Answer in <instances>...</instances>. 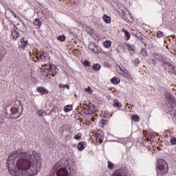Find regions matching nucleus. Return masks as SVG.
Segmentation results:
<instances>
[{
	"mask_svg": "<svg viewBox=\"0 0 176 176\" xmlns=\"http://www.w3.org/2000/svg\"><path fill=\"white\" fill-rule=\"evenodd\" d=\"M122 72H123V76L126 78H127V79H129V80H130V79H131V75H130V72H128L126 69H121Z\"/></svg>",
	"mask_w": 176,
	"mask_h": 176,
	"instance_id": "obj_24",
	"label": "nucleus"
},
{
	"mask_svg": "<svg viewBox=\"0 0 176 176\" xmlns=\"http://www.w3.org/2000/svg\"><path fill=\"white\" fill-rule=\"evenodd\" d=\"M82 65H84V67H90V62L89 60H84V63H82Z\"/></svg>",
	"mask_w": 176,
	"mask_h": 176,
	"instance_id": "obj_45",
	"label": "nucleus"
},
{
	"mask_svg": "<svg viewBox=\"0 0 176 176\" xmlns=\"http://www.w3.org/2000/svg\"><path fill=\"white\" fill-rule=\"evenodd\" d=\"M69 173L67 170L66 168H60L59 170H57L56 172V175L57 176H68Z\"/></svg>",
	"mask_w": 176,
	"mask_h": 176,
	"instance_id": "obj_12",
	"label": "nucleus"
},
{
	"mask_svg": "<svg viewBox=\"0 0 176 176\" xmlns=\"http://www.w3.org/2000/svg\"><path fill=\"white\" fill-rule=\"evenodd\" d=\"M170 143L172 146L176 145V138H171L170 140Z\"/></svg>",
	"mask_w": 176,
	"mask_h": 176,
	"instance_id": "obj_42",
	"label": "nucleus"
},
{
	"mask_svg": "<svg viewBox=\"0 0 176 176\" xmlns=\"http://www.w3.org/2000/svg\"><path fill=\"white\" fill-rule=\"evenodd\" d=\"M73 109V107L72 105H67L64 107V111L65 112H69Z\"/></svg>",
	"mask_w": 176,
	"mask_h": 176,
	"instance_id": "obj_34",
	"label": "nucleus"
},
{
	"mask_svg": "<svg viewBox=\"0 0 176 176\" xmlns=\"http://www.w3.org/2000/svg\"><path fill=\"white\" fill-rule=\"evenodd\" d=\"M85 91H87L89 94H92L94 92L93 89H91L89 86L87 88H85Z\"/></svg>",
	"mask_w": 176,
	"mask_h": 176,
	"instance_id": "obj_44",
	"label": "nucleus"
},
{
	"mask_svg": "<svg viewBox=\"0 0 176 176\" xmlns=\"http://www.w3.org/2000/svg\"><path fill=\"white\" fill-rule=\"evenodd\" d=\"M38 55L39 56L41 60L43 61H47L49 59V54H47V52H39Z\"/></svg>",
	"mask_w": 176,
	"mask_h": 176,
	"instance_id": "obj_14",
	"label": "nucleus"
},
{
	"mask_svg": "<svg viewBox=\"0 0 176 176\" xmlns=\"http://www.w3.org/2000/svg\"><path fill=\"white\" fill-rule=\"evenodd\" d=\"M65 138L67 140H69V139H71V136L69 135H65Z\"/></svg>",
	"mask_w": 176,
	"mask_h": 176,
	"instance_id": "obj_47",
	"label": "nucleus"
},
{
	"mask_svg": "<svg viewBox=\"0 0 176 176\" xmlns=\"http://www.w3.org/2000/svg\"><path fill=\"white\" fill-rule=\"evenodd\" d=\"M148 147H151V146L148 145Z\"/></svg>",
	"mask_w": 176,
	"mask_h": 176,
	"instance_id": "obj_51",
	"label": "nucleus"
},
{
	"mask_svg": "<svg viewBox=\"0 0 176 176\" xmlns=\"http://www.w3.org/2000/svg\"><path fill=\"white\" fill-rule=\"evenodd\" d=\"M143 135H144V138H146V142H147L148 144H151V137L150 135V132L147 131H143Z\"/></svg>",
	"mask_w": 176,
	"mask_h": 176,
	"instance_id": "obj_16",
	"label": "nucleus"
},
{
	"mask_svg": "<svg viewBox=\"0 0 176 176\" xmlns=\"http://www.w3.org/2000/svg\"><path fill=\"white\" fill-rule=\"evenodd\" d=\"M10 14H12L14 18L19 19V17L10 8L8 9L5 13L6 17L10 21Z\"/></svg>",
	"mask_w": 176,
	"mask_h": 176,
	"instance_id": "obj_10",
	"label": "nucleus"
},
{
	"mask_svg": "<svg viewBox=\"0 0 176 176\" xmlns=\"http://www.w3.org/2000/svg\"><path fill=\"white\" fill-rule=\"evenodd\" d=\"M95 120H96V118H93L91 119V121H92V122H95Z\"/></svg>",
	"mask_w": 176,
	"mask_h": 176,
	"instance_id": "obj_49",
	"label": "nucleus"
},
{
	"mask_svg": "<svg viewBox=\"0 0 176 176\" xmlns=\"http://www.w3.org/2000/svg\"><path fill=\"white\" fill-rule=\"evenodd\" d=\"M50 176H54V175H50Z\"/></svg>",
	"mask_w": 176,
	"mask_h": 176,
	"instance_id": "obj_54",
	"label": "nucleus"
},
{
	"mask_svg": "<svg viewBox=\"0 0 176 176\" xmlns=\"http://www.w3.org/2000/svg\"><path fill=\"white\" fill-rule=\"evenodd\" d=\"M93 69L95 71H99L100 69H101V65H98V64H94L93 65Z\"/></svg>",
	"mask_w": 176,
	"mask_h": 176,
	"instance_id": "obj_39",
	"label": "nucleus"
},
{
	"mask_svg": "<svg viewBox=\"0 0 176 176\" xmlns=\"http://www.w3.org/2000/svg\"><path fill=\"white\" fill-rule=\"evenodd\" d=\"M156 59L155 58H152V63H153V64L155 65V64H156Z\"/></svg>",
	"mask_w": 176,
	"mask_h": 176,
	"instance_id": "obj_48",
	"label": "nucleus"
},
{
	"mask_svg": "<svg viewBox=\"0 0 176 176\" xmlns=\"http://www.w3.org/2000/svg\"><path fill=\"white\" fill-rule=\"evenodd\" d=\"M169 113H170L172 118L176 120V110L170 109V110H169Z\"/></svg>",
	"mask_w": 176,
	"mask_h": 176,
	"instance_id": "obj_31",
	"label": "nucleus"
},
{
	"mask_svg": "<svg viewBox=\"0 0 176 176\" xmlns=\"http://www.w3.org/2000/svg\"><path fill=\"white\" fill-rule=\"evenodd\" d=\"M113 106L114 107H118V109H121L122 104L118 100H114V102H113Z\"/></svg>",
	"mask_w": 176,
	"mask_h": 176,
	"instance_id": "obj_28",
	"label": "nucleus"
},
{
	"mask_svg": "<svg viewBox=\"0 0 176 176\" xmlns=\"http://www.w3.org/2000/svg\"><path fill=\"white\" fill-rule=\"evenodd\" d=\"M42 67L45 73H50V71L52 72H56L55 71L57 69L55 65L51 64H45L42 65Z\"/></svg>",
	"mask_w": 176,
	"mask_h": 176,
	"instance_id": "obj_8",
	"label": "nucleus"
},
{
	"mask_svg": "<svg viewBox=\"0 0 176 176\" xmlns=\"http://www.w3.org/2000/svg\"><path fill=\"white\" fill-rule=\"evenodd\" d=\"M41 155L35 151H16L7 160V168L14 176H34L41 170Z\"/></svg>",
	"mask_w": 176,
	"mask_h": 176,
	"instance_id": "obj_1",
	"label": "nucleus"
},
{
	"mask_svg": "<svg viewBox=\"0 0 176 176\" xmlns=\"http://www.w3.org/2000/svg\"><path fill=\"white\" fill-rule=\"evenodd\" d=\"M111 83L113 85H118L120 82V79L119 78H118L117 76L111 79Z\"/></svg>",
	"mask_w": 176,
	"mask_h": 176,
	"instance_id": "obj_25",
	"label": "nucleus"
},
{
	"mask_svg": "<svg viewBox=\"0 0 176 176\" xmlns=\"http://www.w3.org/2000/svg\"><path fill=\"white\" fill-rule=\"evenodd\" d=\"M112 42L111 41H104L103 45L105 47V48L109 49L111 46Z\"/></svg>",
	"mask_w": 176,
	"mask_h": 176,
	"instance_id": "obj_29",
	"label": "nucleus"
},
{
	"mask_svg": "<svg viewBox=\"0 0 176 176\" xmlns=\"http://www.w3.org/2000/svg\"><path fill=\"white\" fill-rule=\"evenodd\" d=\"M140 54L143 56V57H146L148 55V52L147 50L145 48H143L140 51Z\"/></svg>",
	"mask_w": 176,
	"mask_h": 176,
	"instance_id": "obj_33",
	"label": "nucleus"
},
{
	"mask_svg": "<svg viewBox=\"0 0 176 176\" xmlns=\"http://www.w3.org/2000/svg\"><path fill=\"white\" fill-rule=\"evenodd\" d=\"M58 41H60L61 42H63L65 41L66 37L64 34L60 35L57 37Z\"/></svg>",
	"mask_w": 176,
	"mask_h": 176,
	"instance_id": "obj_37",
	"label": "nucleus"
},
{
	"mask_svg": "<svg viewBox=\"0 0 176 176\" xmlns=\"http://www.w3.org/2000/svg\"><path fill=\"white\" fill-rule=\"evenodd\" d=\"M87 145L86 142H79L78 144L77 148L79 151H82L85 148V146Z\"/></svg>",
	"mask_w": 176,
	"mask_h": 176,
	"instance_id": "obj_17",
	"label": "nucleus"
},
{
	"mask_svg": "<svg viewBox=\"0 0 176 176\" xmlns=\"http://www.w3.org/2000/svg\"><path fill=\"white\" fill-rule=\"evenodd\" d=\"M153 57L154 59H155L157 61H163L164 60V56L159 54H153Z\"/></svg>",
	"mask_w": 176,
	"mask_h": 176,
	"instance_id": "obj_21",
	"label": "nucleus"
},
{
	"mask_svg": "<svg viewBox=\"0 0 176 176\" xmlns=\"http://www.w3.org/2000/svg\"><path fill=\"white\" fill-rule=\"evenodd\" d=\"M37 113H38V116H42V117H43L44 113H45V115L47 114V113L45 111H41H41H37Z\"/></svg>",
	"mask_w": 176,
	"mask_h": 176,
	"instance_id": "obj_46",
	"label": "nucleus"
},
{
	"mask_svg": "<svg viewBox=\"0 0 176 176\" xmlns=\"http://www.w3.org/2000/svg\"><path fill=\"white\" fill-rule=\"evenodd\" d=\"M169 170L168 164L166 161L163 159H160L157 161V176H164Z\"/></svg>",
	"mask_w": 176,
	"mask_h": 176,
	"instance_id": "obj_2",
	"label": "nucleus"
},
{
	"mask_svg": "<svg viewBox=\"0 0 176 176\" xmlns=\"http://www.w3.org/2000/svg\"><path fill=\"white\" fill-rule=\"evenodd\" d=\"M7 30H10L9 27H7Z\"/></svg>",
	"mask_w": 176,
	"mask_h": 176,
	"instance_id": "obj_50",
	"label": "nucleus"
},
{
	"mask_svg": "<svg viewBox=\"0 0 176 176\" xmlns=\"http://www.w3.org/2000/svg\"><path fill=\"white\" fill-rule=\"evenodd\" d=\"M6 50L3 49L1 50H0V60H3L4 56H6Z\"/></svg>",
	"mask_w": 176,
	"mask_h": 176,
	"instance_id": "obj_32",
	"label": "nucleus"
},
{
	"mask_svg": "<svg viewBox=\"0 0 176 176\" xmlns=\"http://www.w3.org/2000/svg\"><path fill=\"white\" fill-rule=\"evenodd\" d=\"M63 166H62V164L60 162H58L56 164H55V165L54 166V170H58L60 168H62Z\"/></svg>",
	"mask_w": 176,
	"mask_h": 176,
	"instance_id": "obj_27",
	"label": "nucleus"
},
{
	"mask_svg": "<svg viewBox=\"0 0 176 176\" xmlns=\"http://www.w3.org/2000/svg\"><path fill=\"white\" fill-rule=\"evenodd\" d=\"M2 60H0V63H1V62Z\"/></svg>",
	"mask_w": 176,
	"mask_h": 176,
	"instance_id": "obj_52",
	"label": "nucleus"
},
{
	"mask_svg": "<svg viewBox=\"0 0 176 176\" xmlns=\"http://www.w3.org/2000/svg\"><path fill=\"white\" fill-rule=\"evenodd\" d=\"M28 44V41L25 40L24 38H21L20 39V43H19V47L21 50H25V47H27V45Z\"/></svg>",
	"mask_w": 176,
	"mask_h": 176,
	"instance_id": "obj_11",
	"label": "nucleus"
},
{
	"mask_svg": "<svg viewBox=\"0 0 176 176\" xmlns=\"http://www.w3.org/2000/svg\"><path fill=\"white\" fill-rule=\"evenodd\" d=\"M131 118H132V120L136 122H138L140 120V116L137 114H132Z\"/></svg>",
	"mask_w": 176,
	"mask_h": 176,
	"instance_id": "obj_30",
	"label": "nucleus"
},
{
	"mask_svg": "<svg viewBox=\"0 0 176 176\" xmlns=\"http://www.w3.org/2000/svg\"><path fill=\"white\" fill-rule=\"evenodd\" d=\"M0 124H2V122H0Z\"/></svg>",
	"mask_w": 176,
	"mask_h": 176,
	"instance_id": "obj_53",
	"label": "nucleus"
},
{
	"mask_svg": "<svg viewBox=\"0 0 176 176\" xmlns=\"http://www.w3.org/2000/svg\"><path fill=\"white\" fill-rule=\"evenodd\" d=\"M132 63L135 66H138L140 64V60L139 58H135L132 60Z\"/></svg>",
	"mask_w": 176,
	"mask_h": 176,
	"instance_id": "obj_38",
	"label": "nucleus"
},
{
	"mask_svg": "<svg viewBox=\"0 0 176 176\" xmlns=\"http://www.w3.org/2000/svg\"><path fill=\"white\" fill-rule=\"evenodd\" d=\"M102 19H103V21H104L106 23H107V24H109V23H111V17L109 16L107 14H104V15L102 16Z\"/></svg>",
	"mask_w": 176,
	"mask_h": 176,
	"instance_id": "obj_23",
	"label": "nucleus"
},
{
	"mask_svg": "<svg viewBox=\"0 0 176 176\" xmlns=\"http://www.w3.org/2000/svg\"><path fill=\"white\" fill-rule=\"evenodd\" d=\"M34 24L38 28H41V26L42 25V23H41V21L39 20V19H36L34 20Z\"/></svg>",
	"mask_w": 176,
	"mask_h": 176,
	"instance_id": "obj_36",
	"label": "nucleus"
},
{
	"mask_svg": "<svg viewBox=\"0 0 176 176\" xmlns=\"http://www.w3.org/2000/svg\"><path fill=\"white\" fill-rule=\"evenodd\" d=\"M107 167L109 170H113L115 168L114 164L110 161L107 162Z\"/></svg>",
	"mask_w": 176,
	"mask_h": 176,
	"instance_id": "obj_35",
	"label": "nucleus"
},
{
	"mask_svg": "<svg viewBox=\"0 0 176 176\" xmlns=\"http://www.w3.org/2000/svg\"><path fill=\"white\" fill-rule=\"evenodd\" d=\"M109 120L102 119V120H100V121L99 122V125H100V127H101L102 129H104V127H105V126L109 125Z\"/></svg>",
	"mask_w": 176,
	"mask_h": 176,
	"instance_id": "obj_18",
	"label": "nucleus"
},
{
	"mask_svg": "<svg viewBox=\"0 0 176 176\" xmlns=\"http://www.w3.org/2000/svg\"><path fill=\"white\" fill-rule=\"evenodd\" d=\"M164 97L168 102L170 104L172 109L176 107V99L170 92L166 91L164 92Z\"/></svg>",
	"mask_w": 176,
	"mask_h": 176,
	"instance_id": "obj_5",
	"label": "nucleus"
},
{
	"mask_svg": "<svg viewBox=\"0 0 176 176\" xmlns=\"http://www.w3.org/2000/svg\"><path fill=\"white\" fill-rule=\"evenodd\" d=\"M157 38H163L164 37V32L157 31Z\"/></svg>",
	"mask_w": 176,
	"mask_h": 176,
	"instance_id": "obj_43",
	"label": "nucleus"
},
{
	"mask_svg": "<svg viewBox=\"0 0 176 176\" xmlns=\"http://www.w3.org/2000/svg\"><path fill=\"white\" fill-rule=\"evenodd\" d=\"M126 47H127V50L131 52H135L136 50V47L134 45L127 44Z\"/></svg>",
	"mask_w": 176,
	"mask_h": 176,
	"instance_id": "obj_26",
	"label": "nucleus"
},
{
	"mask_svg": "<svg viewBox=\"0 0 176 176\" xmlns=\"http://www.w3.org/2000/svg\"><path fill=\"white\" fill-rule=\"evenodd\" d=\"M163 67L168 73L175 74V67L169 62H163Z\"/></svg>",
	"mask_w": 176,
	"mask_h": 176,
	"instance_id": "obj_7",
	"label": "nucleus"
},
{
	"mask_svg": "<svg viewBox=\"0 0 176 176\" xmlns=\"http://www.w3.org/2000/svg\"><path fill=\"white\" fill-rule=\"evenodd\" d=\"M58 87L60 89L66 88L67 89H69V85L67 84H59Z\"/></svg>",
	"mask_w": 176,
	"mask_h": 176,
	"instance_id": "obj_40",
	"label": "nucleus"
},
{
	"mask_svg": "<svg viewBox=\"0 0 176 176\" xmlns=\"http://www.w3.org/2000/svg\"><path fill=\"white\" fill-rule=\"evenodd\" d=\"M81 138H82V133H78L77 135H76L74 137V140H81Z\"/></svg>",
	"mask_w": 176,
	"mask_h": 176,
	"instance_id": "obj_41",
	"label": "nucleus"
},
{
	"mask_svg": "<svg viewBox=\"0 0 176 176\" xmlns=\"http://www.w3.org/2000/svg\"><path fill=\"white\" fill-rule=\"evenodd\" d=\"M21 116V113L19 111V108L17 107H13L10 109V113L6 111L7 118L16 120Z\"/></svg>",
	"mask_w": 176,
	"mask_h": 176,
	"instance_id": "obj_3",
	"label": "nucleus"
},
{
	"mask_svg": "<svg viewBox=\"0 0 176 176\" xmlns=\"http://www.w3.org/2000/svg\"><path fill=\"white\" fill-rule=\"evenodd\" d=\"M96 111V107L93 104H91L88 108V113L94 114Z\"/></svg>",
	"mask_w": 176,
	"mask_h": 176,
	"instance_id": "obj_19",
	"label": "nucleus"
},
{
	"mask_svg": "<svg viewBox=\"0 0 176 176\" xmlns=\"http://www.w3.org/2000/svg\"><path fill=\"white\" fill-rule=\"evenodd\" d=\"M93 137L97 143H102L104 138V133L101 130L95 131Z\"/></svg>",
	"mask_w": 176,
	"mask_h": 176,
	"instance_id": "obj_6",
	"label": "nucleus"
},
{
	"mask_svg": "<svg viewBox=\"0 0 176 176\" xmlns=\"http://www.w3.org/2000/svg\"><path fill=\"white\" fill-rule=\"evenodd\" d=\"M36 91L41 95H48L50 94L49 90L42 86L36 87Z\"/></svg>",
	"mask_w": 176,
	"mask_h": 176,
	"instance_id": "obj_9",
	"label": "nucleus"
},
{
	"mask_svg": "<svg viewBox=\"0 0 176 176\" xmlns=\"http://www.w3.org/2000/svg\"><path fill=\"white\" fill-rule=\"evenodd\" d=\"M122 32L124 33L125 41L130 40V37H131L130 32L123 28L122 29Z\"/></svg>",
	"mask_w": 176,
	"mask_h": 176,
	"instance_id": "obj_20",
	"label": "nucleus"
},
{
	"mask_svg": "<svg viewBox=\"0 0 176 176\" xmlns=\"http://www.w3.org/2000/svg\"><path fill=\"white\" fill-rule=\"evenodd\" d=\"M89 50L93 54L96 55H98L100 54L107 55V52H104L101 47L96 46V45L94 43H91L89 45Z\"/></svg>",
	"mask_w": 176,
	"mask_h": 176,
	"instance_id": "obj_4",
	"label": "nucleus"
},
{
	"mask_svg": "<svg viewBox=\"0 0 176 176\" xmlns=\"http://www.w3.org/2000/svg\"><path fill=\"white\" fill-rule=\"evenodd\" d=\"M56 72H52L50 71L49 72H47V74L46 75L45 79L47 81H51V76L54 77L56 76V74H54Z\"/></svg>",
	"mask_w": 176,
	"mask_h": 176,
	"instance_id": "obj_22",
	"label": "nucleus"
},
{
	"mask_svg": "<svg viewBox=\"0 0 176 176\" xmlns=\"http://www.w3.org/2000/svg\"><path fill=\"white\" fill-rule=\"evenodd\" d=\"M112 176H127V172L126 170L120 169L118 170H116V172L112 174Z\"/></svg>",
	"mask_w": 176,
	"mask_h": 176,
	"instance_id": "obj_13",
	"label": "nucleus"
},
{
	"mask_svg": "<svg viewBox=\"0 0 176 176\" xmlns=\"http://www.w3.org/2000/svg\"><path fill=\"white\" fill-rule=\"evenodd\" d=\"M20 33L16 30H13L11 31L10 37L12 38L13 41H16L19 37Z\"/></svg>",
	"mask_w": 176,
	"mask_h": 176,
	"instance_id": "obj_15",
	"label": "nucleus"
}]
</instances>
